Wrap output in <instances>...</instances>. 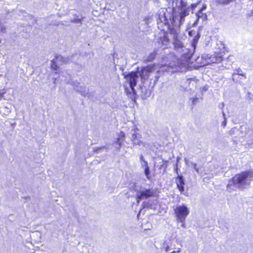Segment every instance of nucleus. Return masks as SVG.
Segmentation results:
<instances>
[{
	"mask_svg": "<svg viewBox=\"0 0 253 253\" xmlns=\"http://www.w3.org/2000/svg\"><path fill=\"white\" fill-rule=\"evenodd\" d=\"M134 191L136 192V199L137 203L142 199H147L153 197L155 194V191L152 189H146L144 187H135Z\"/></svg>",
	"mask_w": 253,
	"mask_h": 253,
	"instance_id": "obj_6",
	"label": "nucleus"
},
{
	"mask_svg": "<svg viewBox=\"0 0 253 253\" xmlns=\"http://www.w3.org/2000/svg\"><path fill=\"white\" fill-rule=\"evenodd\" d=\"M182 1H183L184 2H185L186 3V6H185V8L186 9H188L189 10H190V9L191 8L192 10H193L198 5V3H194V4H192L190 6V7H187V2L186 1H185L184 0H182ZM174 0H173V3H172V5H173V13H172V15H173V12H174V8L176 7L175 6V4L174 3ZM190 12V11H189V12Z\"/></svg>",
	"mask_w": 253,
	"mask_h": 253,
	"instance_id": "obj_14",
	"label": "nucleus"
},
{
	"mask_svg": "<svg viewBox=\"0 0 253 253\" xmlns=\"http://www.w3.org/2000/svg\"><path fill=\"white\" fill-rule=\"evenodd\" d=\"M140 160L142 162L141 166H142V168L145 169V168H146V167H148L147 162L144 160V158L142 156H141Z\"/></svg>",
	"mask_w": 253,
	"mask_h": 253,
	"instance_id": "obj_19",
	"label": "nucleus"
},
{
	"mask_svg": "<svg viewBox=\"0 0 253 253\" xmlns=\"http://www.w3.org/2000/svg\"><path fill=\"white\" fill-rule=\"evenodd\" d=\"M252 177L253 174L250 171H245L236 175L229 181L227 189L231 192L236 188L244 189L250 184Z\"/></svg>",
	"mask_w": 253,
	"mask_h": 253,
	"instance_id": "obj_3",
	"label": "nucleus"
},
{
	"mask_svg": "<svg viewBox=\"0 0 253 253\" xmlns=\"http://www.w3.org/2000/svg\"><path fill=\"white\" fill-rule=\"evenodd\" d=\"M181 250L180 248H179L176 251H175L176 253H179L180 252Z\"/></svg>",
	"mask_w": 253,
	"mask_h": 253,
	"instance_id": "obj_29",
	"label": "nucleus"
},
{
	"mask_svg": "<svg viewBox=\"0 0 253 253\" xmlns=\"http://www.w3.org/2000/svg\"><path fill=\"white\" fill-rule=\"evenodd\" d=\"M125 136V134L124 132L121 131L118 135V137L117 138L116 143V148L118 149H120L122 144L124 141V139Z\"/></svg>",
	"mask_w": 253,
	"mask_h": 253,
	"instance_id": "obj_10",
	"label": "nucleus"
},
{
	"mask_svg": "<svg viewBox=\"0 0 253 253\" xmlns=\"http://www.w3.org/2000/svg\"><path fill=\"white\" fill-rule=\"evenodd\" d=\"M76 90L80 92L81 94L84 96H86L88 94L87 89L83 84H81L79 87H77Z\"/></svg>",
	"mask_w": 253,
	"mask_h": 253,
	"instance_id": "obj_13",
	"label": "nucleus"
},
{
	"mask_svg": "<svg viewBox=\"0 0 253 253\" xmlns=\"http://www.w3.org/2000/svg\"><path fill=\"white\" fill-rule=\"evenodd\" d=\"M190 58L188 55H184L182 57L180 60H178L177 63H170L167 68L165 69L166 66L161 67L160 70L158 69V66L155 65L148 66L143 68L140 73L142 79L146 80L150 78L151 80L155 78V81H157L159 78V72L164 71H169V68L174 69V72H185L189 66V61Z\"/></svg>",
	"mask_w": 253,
	"mask_h": 253,
	"instance_id": "obj_2",
	"label": "nucleus"
},
{
	"mask_svg": "<svg viewBox=\"0 0 253 253\" xmlns=\"http://www.w3.org/2000/svg\"><path fill=\"white\" fill-rule=\"evenodd\" d=\"M180 223H181V227L184 228H186V225H185V220H183V222H180Z\"/></svg>",
	"mask_w": 253,
	"mask_h": 253,
	"instance_id": "obj_26",
	"label": "nucleus"
},
{
	"mask_svg": "<svg viewBox=\"0 0 253 253\" xmlns=\"http://www.w3.org/2000/svg\"><path fill=\"white\" fill-rule=\"evenodd\" d=\"M140 212L141 211H139V212L138 213V214H137V217H138L140 214Z\"/></svg>",
	"mask_w": 253,
	"mask_h": 253,
	"instance_id": "obj_31",
	"label": "nucleus"
},
{
	"mask_svg": "<svg viewBox=\"0 0 253 253\" xmlns=\"http://www.w3.org/2000/svg\"><path fill=\"white\" fill-rule=\"evenodd\" d=\"M208 89H209L208 85H204V86L202 87V90L203 91H206L208 90Z\"/></svg>",
	"mask_w": 253,
	"mask_h": 253,
	"instance_id": "obj_25",
	"label": "nucleus"
},
{
	"mask_svg": "<svg viewBox=\"0 0 253 253\" xmlns=\"http://www.w3.org/2000/svg\"><path fill=\"white\" fill-rule=\"evenodd\" d=\"M137 129L136 128H134L131 130L132 132V136H131V141L133 142V143L135 145H140L141 142L137 139V134L136 131Z\"/></svg>",
	"mask_w": 253,
	"mask_h": 253,
	"instance_id": "obj_11",
	"label": "nucleus"
},
{
	"mask_svg": "<svg viewBox=\"0 0 253 253\" xmlns=\"http://www.w3.org/2000/svg\"><path fill=\"white\" fill-rule=\"evenodd\" d=\"M174 211L177 222H183L189 215L190 210L186 205L182 204L176 206Z\"/></svg>",
	"mask_w": 253,
	"mask_h": 253,
	"instance_id": "obj_5",
	"label": "nucleus"
},
{
	"mask_svg": "<svg viewBox=\"0 0 253 253\" xmlns=\"http://www.w3.org/2000/svg\"><path fill=\"white\" fill-rule=\"evenodd\" d=\"M223 115L224 117H225V114L224 113H223Z\"/></svg>",
	"mask_w": 253,
	"mask_h": 253,
	"instance_id": "obj_32",
	"label": "nucleus"
},
{
	"mask_svg": "<svg viewBox=\"0 0 253 253\" xmlns=\"http://www.w3.org/2000/svg\"><path fill=\"white\" fill-rule=\"evenodd\" d=\"M224 51L215 52L213 55L207 54L204 56L206 59L207 64L221 62L222 60V57L224 55Z\"/></svg>",
	"mask_w": 253,
	"mask_h": 253,
	"instance_id": "obj_7",
	"label": "nucleus"
},
{
	"mask_svg": "<svg viewBox=\"0 0 253 253\" xmlns=\"http://www.w3.org/2000/svg\"><path fill=\"white\" fill-rule=\"evenodd\" d=\"M60 58H61V57H57L55 59H53L51 61V67L53 70H57L58 66L56 63L58 60H60Z\"/></svg>",
	"mask_w": 253,
	"mask_h": 253,
	"instance_id": "obj_15",
	"label": "nucleus"
},
{
	"mask_svg": "<svg viewBox=\"0 0 253 253\" xmlns=\"http://www.w3.org/2000/svg\"><path fill=\"white\" fill-rule=\"evenodd\" d=\"M234 0H220V2L223 4H226Z\"/></svg>",
	"mask_w": 253,
	"mask_h": 253,
	"instance_id": "obj_21",
	"label": "nucleus"
},
{
	"mask_svg": "<svg viewBox=\"0 0 253 253\" xmlns=\"http://www.w3.org/2000/svg\"><path fill=\"white\" fill-rule=\"evenodd\" d=\"M81 22V20L80 19H78L76 21H75V22H76V23H79V22Z\"/></svg>",
	"mask_w": 253,
	"mask_h": 253,
	"instance_id": "obj_28",
	"label": "nucleus"
},
{
	"mask_svg": "<svg viewBox=\"0 0 253 253\" xmlns=\"http://www.w3.org/2000/svg\"><path fill=\"white\" fill-rule=\"evenodd\" d=\"M169 42V40L168 37H165L164 38V40L162 41L163 43V48H166L168 47V43Z\"/></svg>",
	"mask_w": 253,
	"mask_h": 253,
	"instance_id": "obj_17",
	"label": "nucleus"
},
{
	"mask_svg": "<svg viewBox=\"0 0 253 253\" xmlns=\"http://www.w3.org/2000/svg\"><path fill=\"white\" fill-rule=\"evenodd\" d=\"M192 31H190V32H189V35L190 36H191V35H192Z\"/></svg>",
	"mask_w": 253,
	"mask_h": 253,
	"instance_id": "obj_30",
	"label": "nucleus"
},
{
	"mask_svg": "<svg viewBox=\"0 0 253 253\" xmlns=\"http://www.w3.org/2000/svg\"><path fill=\"white\" fill-rule=\"evenodd\" d=\"M176 185L177 188L181 192H182L184 191L183 186L184 185V182L182 176L178 177V179L176 181Z\"/></svg>",
	"mask_w": 253,
	"mask_h": 253,
	"instance_id": "obj_12",
	"label": "nucleus"
},
{
	"mask_svg": "<svg viewBox=\"0 0 253 253\" xmlns=\"http://www.w3.org/2000/svg\"><path fill=\"white\" fill-rule=\"evenodd\" d=\"M174 3L176 7L174 8L173 18L169 20L166 15L165 10L163 9L159 15L160 22L164 24H169L171 22L173 29L171 30L170 34L173 36V45L175 49L183 50V43L178 39L179 28L184 21L185 16L189 15V9L185 8L186 3L182 0H174Z\"/></svg>",
	"mask_w": 253,
	"mask_h": 253,
	"instance_id": "obj_1",
	"label": "nucleus"
},
{
	"mask_svg": "<svg viewBox=\"0 0 253 253\" xmlns=\"http://www.w3.org/2000/svg\"><path fill=\"white\" fill-rule=\"evenodd\" d=\"M0 32L2 33H5L6 32V28L0 24Z\"/></svg>",
	"mask_w": 253,
	"mask_h": 253,
	"instance_id": "obj_22",
	"label": "nucleus"
},
{
	"mask_svg": "<svg viewBox=\"0 0 253 253\" xmlns=\"http://www.w3.org/2000/svg\"><path fill=\"white\" fill-rule=\"evenodd\" d=\"M226 125V120L225 118H224V121L222 122V125L225 126Z\"/></svg>",
	"mask_w": 253,
	"mask_h": 253,
	"instance_id": "obj_27",
	"label": "nucleus"
},
{
	"mask_svg": "<svg viewBox=\"0 0 253 253\" xmlns=\"http://www.w3.org/2000/svg\"><path fill=\"white\" fill-rule=\"evenodd\" d=\"M237 71H238V73H233V74H232V77H233V78H232V80H233V81H234V80H235V79H234V76H235V75H241V76H245V74H244V73H240V71H241V70H240V69H239L237 70Z\"/></svg>",
	"mask_w": 253,
	"mask_h": 253,
	"instance_id": "obj_20",
	"label": "nucleus"
},
{
	"mask_svg": "<svg viewBox=\"0 0 253 253\" xmlns=\"http://www.w3.org/2000/svg\"><path fill=\"white\" fill-rule=\"evenodd\" d=\"M184 161L187 166H191L192 167H193V168L195 169V170L197 172H199V169H197V165L195 163H194L193 162H191V163H189L188 160L186 158L184 159Z\"/></svg>",
	"mask_w": 253,
	"mask_h": 253,
	"instance_id": "obj_16",
	"label": "nucleus"
},
{
	"mask_svg": "<svg viewBox=\"0 0 253 253\" xmlns=\"http://www.w3.org/2000/svg\"><path fill=\"white\" fill-rule=\"evenodd\" d=\"M195 20L194 22L191 24L192 27H195L198 23L199 19H202L203 21L206 20L207 19V15L206 13H204L203 12L200 13L197 12L195 13ZM191 23H189V26H190Z\"/></svg>",
	"mask_w": 253,
	"mask_h": 253,
	"instance_id": "obj_9",
	"label": "nucleus"
},
{
	"mask_svg": "<svg viewBox=\"0 0 253 253\" xmlns=\"http://www.w3.org/2000/svg\"><path fill=\"white\" fill-rule=\"evenodd\" d=\"M59 78L61 81H65L68 84H71L75 90L81 85L80 84L76 81L70 79V75L67 73L66 72L62 71L59 74Z\"/></svg>",
	"mask_w": 253,
	"mask_h": 253,
	"instance_id": "obj_8",
	"label": "nucleus"
},
{
	"mask_svg": "<svg viewBox=\"0 0 253 253\" xmlns=\"http://www.w3.org/2000/svg\"><path fill=\"white\" fill-rule=\"evenodd\" d=\"M6 93L5 89L0 90V100L2 98L3 94Z\"/></svg>",
	"mask_w": 253,
	"mask_h": 253,
	"instance_id": "obj_23",
	"label": "nucleus"
},
{
	"mask_svg": "<svg viewBox=\"0 0 253 253\" xmlns=\"http://www.w3.org/2000/svg\"><path fill=\"white\" fill-rule=\"evenodd\" d=\"M144 169V172H145L146 176L147 177V178L148 179H149L150 177V173L149 166L146 167V168H145V169Z\"/></svg>",
	"mask_w": 253,
	"mask_h": 253,
	"instance_id": "obj_18",
	"label": "nucleus"
},
{
	"mask_svg": "<svg viewBox=\"0 0 253 253\" xmlns=\"http://www.w3.org/2000/svg\"><path fill=\"white\" fill-rule=\"evenodd\" d=\"M207 8V6L205 4H204L203 5V6L201 8H200L198 12H200V13H201L203 12V11H204V10H205Z\"/></svg>",
	"mask_w": 253,
	"mask_h": 253,
	"instance_id": "obj_24",
	"label": "nucleus"
},
{
	"mask_svg": "<svg viewBox=\"0 0 253 253\" xmlns=\"http://www.w3.org/2000/svg\"><path fill=\"white\" fill-rule=\"evenodd\" d=\"M124 77L128 82L129 88L125 86V90L127 94L129 95L130 97L133 98L135 95L134 86L136 85L137 81L138 79V76L136 72H132L128 74H124Z\"/></svg>",
	"mask_w": 253,
	"mask_h": 253,
	"instance_id": "obj_4",
	"label": "nucleus"
}]
</instances>
